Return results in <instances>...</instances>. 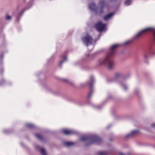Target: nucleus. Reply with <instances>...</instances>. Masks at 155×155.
Here are the masks:
<instances>
[{
  "instance_id": "f257e3e1",
  "label": "nucleus",
  "mask_w": 155,
  "mask_h": 155,
  "mask_svg": "<svg viewBox=\"0 0 155 155\" xmlns=\"http://www.w3.org/2000/svg\"><path fill=\"white\" fill-rule=\"evenodd\" d=\"M120 45L119 44H115L112 46L105 58L99 60L97 62V65H102L106 64L109 69H112L115 66V63L113 60V56L116 52L117 48Z\"/></svg>"
},
{
  "instance_id": "f03ea898",
  "label": "nucleus",
  "mask_w": 155,
  "mask_h": 155,
  "mask_svg": "<svg viewBox=\"0 0 155 155\" xmlns=\"http://www.w3.org/2000/svg\"><path fill=\"white\" fill-rule=\"evenodd\" d=\"M81 141L85 142L84 146H87L93 143L100 144L102 142V139L96 135H91L87 137H83L80 139Z\"/></svg>"
},
{
  "instance_id": "7ed1b4c3",
  "label": "nucleus",
  "mask_w": 155,
  "mask_h": 155,
  "mask_svg": "<svg viewBox=\"0 0 155 155\" xmlns=\"http://www.w3.org/2000/svg\"><path fill=\"white\" fill-rule=\"evenodd\" d=\"M95 81V79L94 77L93 76H91L90 77L89 81L88 82L90 86V88L91 89L89 93L88 94L87 97V98L88 101H89L90 100L91 97L92 95L94 93V90L93 88V85L94 84Z\"/></svg>"
},
{
  "instance_id": "20e7f679",
  "label": "nucleus",
  "mask_w": 155,
  "mask_h": 155,
  "mask_svg": "<svg viewBox=\"0 0 155 155\" xmlns=\"http://www.w3.org/2000/svg\"><path fill=\"white\" fill-rule=\"evenodd\" d=\"M152 31L153 32L154 34V41L155 43V29H154L153 28H146L144 29L140 32H139L138 33L136 34L134 36V38H139L145 32L150 31Z\"/></svg>"
},
{
  "instance_id": "39448f33",
  "label": "nucleus",
  "mask_w": 155,
  "mask_h": 155,
  "mask_svg": "<svg viewBox=\"0 0 155 155\" xmlns=\"http://www.w3.org/2000/svg\"><path fill=\"white\" fill-rule=\"evenodd\" d=\"M99 4L100 5V7L96 8L94 12L96 14L101 15L104 12L103 9L105 7V2L104 0L100 1Z\"/></svg>"
},
{
  "instance_id": "423d86ee",
  "label": "nucleus",
  "mask_w": 155,
  "mask_h": 155,
  "mask_svg": "<svg viewBox=\"0 0 155 155\" xmlns=\"http://www.w3.org/2000/svg\"><path fill=\"white\" fill-rule=\"evenodd\" d=\"M83 42L85 44L86 46L87 47L89 44H92L93 38L92 36L90 35L87 34L85 37L82 38Z\"/></svg>"
},
{
  "instance_id": "0eeeda50",
  "label": "nucleus",
  "mask_w": 155,
  "mask_h": 155,
  "mask_svg": "<svg viewBox=\"0 0 155 155\" xmlns=\"http://www.w3.org/2000/svg\"><path fill=\"white\" fill-rule=\"evenodd\" d=\"M106 25L103 24L101 21H99L95 25V28L99 32H101L104 30Z\"/></svg>"
},
{
  "instance_id": "6e6552de",
  "label": "nucleus",
  "mask_w": 155,
  "mask_h": 155,
  "mask_svg": "<svg viewBox=\"0 0 155 155\" xmlns=\"http://www.w3.org/2000/svg\"><path fill=\"white\" fill-rule=\"evenodd\" d=\"M139 133L138 130H134L132 131L130 133L127 135L125 137V138L127 139L132 138L135 135Z\"/></svg>"
},
{
  "instance_id": "1a4fd4ad",
  "label": "nucleus",
  "mask_w": 155,
  "mask_h": 155,
  "mask_svg": "<svg viewBox=\"0 0 155 155\" xmlns=\"http://www.w3.org/2000/svg\"><path fill=\"white\" fill-rule=\"evenodd\" d=\"M153 50L152 49H150L148 51H146L144 54V57L145 60H147L149 57V55L151 54L153 55L155 54V52L153 53Z\"/></svg>"
},
{
  "instance_id": "9d476101",
  "label": "nucleus",
  "mask_w": 155,
  "mask_h": 155,
  "mask_svg": "<svg viewBox=\"0 0 155 155\" xmlns=\"http://www.w3.org/2000/svg\"><path fill=\"white\" fill-rule=\"evenodd\" d=\"M61 131L62 132L66 135H68L71 134H75L77 133L74 130H68L65 129L62 130Z\"/></svg>"
},
{
  "instance_id": "9b49d317",
  "label": "nucleus",
  "mask_w": 155,
  "mask_h": 155,
  "mask_svg": "<svg viewBox=\"0 0 155 155\" xmlns=\"http://www.w3.org/2000/svg\"><path fill=\"white\" fill-rule=\"evenodd\" d=\"M29 8L27 7H26L23 8L21 11L20 13L18 15L17 18H16V21L17 23H18L19 21L20 20L23 15L24 12L27 10H28Z\"/></svg>"
},
{
  "instance_id": "f8f14e48",
  "label": "nucleus",
  "mask_w": 155,
  "mask_h": 155,
  "mask_svg": "<svg viewBox=\"0 0 155 155\" xmlns=\"http://www.w3.org/2000/svg\"><path fill=\"white\" fill-rule=\"evenodd\" d=\"M114 13L113 12L110 13L106 15L104 17V18L105 20H107L110 18L114 15Z\"/></svg>"
},
{
  "instance_id": "ddd939ff",
  "label": "nucleus",
  "mask_w": 155,
  "mask_h": 155,
  "mask_svg": "<svg viewBox=\"0 0 155 155\" xmlns=\"http://www.w3.org/2000/svg\"><path fill=\"white\" fill-rule=\"evenodd\" d=\"M95 5L94 3H91L89 4V8L92 11H95L96 8H95Z\"/></svg>"
},
{
  "instance_id": "4468645a",
  "label": "nucleus",
  "mask_w": 155,
  "mask_h": 155,
  "mask_svg": "<svg viewBox=\"0 0 155 155\" xmlns=\"http://www.w3.org/2000/svg\"><path fill=\"white\" fill-rule=\"evenodd\" d=\"M35 135L41 141H43L44 140V138L42 136L40 135L39 134H35Z\"/></svg>"
},
{
  "instance_id": "2eb2a0df",
  "label": "nucleus",
  "mask_w": 155,
  "mask_h": 155,
  "mask_svg": "<svg viewBox=\"0 0 155 155\" xmlns=\"http://www.w3.org/2000/svg\"><path fill=\"white\" fill-rule=\"evenodd\" d=\"M111 153L108 151H105L100 153H98L97 155H110Z\"/></svg>"
},
{
  "instance_id": "dca6fc26",
  "label": "nucleus",
  "mask_w": 155,
  "mask_h": 155,
  "mask_svg": "<svg viewBox=\"0 0 155 155\" xmlns=\"http://www.w3.org/2000/svg\"><path fill=\"white\" fill-rule=\"evenodd\" d=\"M26 126L29 129H33L35 128V126L32 124H26Z\"/></svg>"
},
{
  "instance_id": "f3484780",
  "label": "nucleus",
  "mask_w": 155,
  "mask_h": 155,
  "mask_svg": "<svg viewBox=\"0 0 155 155\" xmlns=\"http://www.w3.org/2000/svg\"><path fill=\"white\" fill-rule=\"evenodd\" d=\"M121 76V74L120 73H115L114 76V81L116 80L117 79Z\"/></svg>"
},
{
  "instance_id": "a211bd4d",
  "label": "nucleus",
  "mask_w": 155,
  "mask_h": 155,
  "mask_svg": "<svg viewBox=\"0 0 155 155\" xmlns=\"http://www.w3.org/2000/svg\"><path fill=\"white\" fill-rule=\"evenodd\" d=\"M120 86L122 87L125 91H127V87L123 83L120 82Z\"/></svg>"
},
{
  "instance_id": "6ab92c4d",
  "label": "nucleus",
  "mask_w": 155,
  "mask_h": 155,
  "mask_svg": "<svg viewBox=\"0 0 155 155\" xmlns=\"http://www.w3.org/2000/svg\"><path fill=\"white\" fill-rule=\"evenodd\" d=\"M64 144L66 145L67 147H69L73 145L74 143L70 142H66L64 143Z\"/></svg>"
},
{
  "instance_id": "aec40b11",
  "label": "nucleus",
  "mask_w": 155,
  "mask_h": 155,
  "mask_svg": "<svg viewBox=\"0 0 155 155\" xmlns=\"http://www.w3.org/2000/svg\"><path fill=\"white\" fill-rule=\"evenodd\" d=\"M132 0H127L125 2L124 4L126 5H130L132 3L131 1Z\"/></svg>"
},
{
  "instance_id": "412c9836",
  "label": "nucleus",
  "mask_w": 155,
  "mask_h": 155,
  "mask_svg": "<svg viewBox=\"0 0 155 155\" xmlns=\"http://www.w3.org/2000/svg\"><path fill=\"white\" fill-rule=\"evenodd\" d=\"M67 59L66 57V56L61 61V62L60 63V66L61 67H62V64H63V63H64V62L65 61H67Z\"/></svg>"
},
{
  "instance_id": "4be33fe9",
  "label": "nucleus",
  "mask_w": 155,
  "mask_h": 155,
  "mask_svg": "<svg viewBox=\"0 0 155 155\" xmlns=\"http://www.w3.org/2000/svg\"><path fill=\"white\" fill-rule=\"evenodd\" d=\"M40 152L42 154V155H46V151L44 148H42L41 149Z\"/></svg>"
},
{
  "instance_id": "5701e85b",
  "label": "nucleus",
  "mask_w": 155,
  "mask_h": 155,
  "mask_svg": "<svg viewBox=\"0 0 155 155\" xmlns=\"http://www.w3.org/2000/svg\"><path fill=\"white\" fill-rule=\"evenodd\" d=\"M5 83V80L4 79H2L1 82H0V86L3 85Z\"/></svg>"
},
{
  "instance_id": "b1692460",
  "label": "nucleus",
  "mask_w": 155,
  "mask_h": 155,
  "mask_svg": "<svg viewBox=\"0 0 155 155\" xmlns=\"http://www.w3.org/2000/svg\"><path fill=\"white\" fill-rule=\"evenodd\" d=\"M6 19L7 20H11V17L10 16L7 15L6 16Z\"/></svg>"
},
{
  "instance_id": "393cba45",
  "label": "nucleus",
  "mask_w": 155,
  "mask_h": 155,
  "mask_svg": "<svg viewBox=\"0 0 155 155\" xmlns=\"http://www.w3.org/2000/svg\"><path fill=\"white\" fill-rule=\"evenodd\" d=\"M3 132L5 134H8L11 132V130H4Z\"/></svg>"
},
{
  "instance_id": "a878e982",
  "label": "nucleus",
  "mask_w": 155,
  "mask_h": 155,
  "mask_svg": "<svg viewBox=\"0 0 155 155\" xmlns=\"http://www.w3.org/2000/svg\"><path fill=\"white\" fill-rule=\"evenodd\" d=\"M63 81L66 82V83L68 84H71V82H70V81H68V79H63Z\"/></svg>"
},
{
  "instance_id": "bb28decb",
  "label": "nucleus",
  "mask_w": 155,
  "mask_h": 155,
  "mask_svg": "<svg viewBox=\"0 0 155 155\" xmlns=\"http://www.w3.org/2000/svg\"><path fill=\"white\" fill-rule=\"evenodd\" d=\"M132 42V41L131 40H130V41H127L124 44V45H127L130 43H131V42Z\"/></svg>"
},
{
  "instance_id": "cd10ccee",
  "label": "nucleus",
  "mask_w": 155,
  "mask_h": 155,
  "mask_svg": "<svg viewBox=\"0 0 155 155\" xmlns=\"http://www.w3.org/2000/svg\"><path fill=\"white\" fill-rule=\"evenodd\" d=\"M151 126H152L151 128H155V124L153 123L151 124Z\"/></svg>"
},
{
  "instance_id": "c85d7f7f",
  "label": "nucleus",
  "mask_w": 155,
  "mask_h": 155,
  "mask_svg": "<svg viewBox=\"0 0 155 155\" xmlns=\"http://www.w3.org/2000/svg\"><path fill=\"white\" fill-rule=\"evenodd\" d=\"M139 92V91L138 89H136L135 90V92L136 94H138Z\"/></svg>"
},
{
  "instance_id": "c756f323",
  "label": "nucleus",
  "mask_w": 155,
  "mask_h": 155,
  "mask_svg": "<svg viewBox=\"0 0 155 155\" xmlns=\"http://www.w3.org/2000/svg\"><path fill=\"white\" fill-rule=\"evenodd\" d=\"M111 2H114L117 1V0H109Z\"/></svg>"
},
{
  "instance_id": "7c9ffc66",
  "label": "nucleus",
  "mask_w": 155,
  "mask_h": 155,
  "mask_svg": "<svg viewBox=\"0 0 155 155\" xmlns=\"http://www.w3.org/2000/svg\"><path fill=\"white\" fill-rule=\"evenodd\" d=\"M118 155H125V154H123L122 153H119Z\"/></svg>"
},
{
  "instance_id": "2f4dec72",
  "label": "nucleus",
  "mask_w": 155,
  "mask_h": 155,
  "mask_svg": "<svg viewBox=\"0 0 155 155\" xmlns=\"http://www.w3.org/2000/svg\"><path fill=\"white\" fill-rule=\"evenodd\" d=\"M111 126V125H109L107 127V129H109Z\"/></svg>"
},
{
  "instance_id": "473e14b6",
  "label": "nucleus",
  "mask_w": 155,
  "mask_h": 155,
  "mask_svg": "<svg viewBox=\"0 0 155 155\" xmlns=\"http://www.w3.org/2000/svg\"><path fill=\"white\" fill-rule=\"evenodd\" d=\"M93 55H94L93 54H92V55H90V58L91 57L92 58H93Z\"/></svg>"
},
{
  "instance_id": "72a5a7b5",
  "label": "nucleus",
  "mask_w": 155,
  "mask_h": 155,
  "mask_svg": "<svg viewBox=\"0 0 155 155\" xmlns=\"http://www.w3.org/2000/svg\"><path fill=\"white\" fill-rule=\"evenodd\" d=\"M101 106H97V108L98 109H101Z\"/></svg>"
},
{
  "instance_id": "f704fd0d",
  "label": "nucleus",
  "mask_w": 155,
  "mask_h": 155,
  "mask_svg": "<svg viewBox=\"0 0 155 155\" xmlns=\"http://www.w3.org/2000/svg\"><path fill=\"white\" fill-rule=\"evenodd\" d=\"M3 70H2L1 71V74H3Z\"/></svg>"
},
{
  "instance_id": "c9c22d12",
  "label": "nucleus",
  "mask_w": 155,
  "mask_h": 155,
  "mask_svg": "<svg viewBox=\"0 0 155 155\" xmlns=\"http://www.w3.org/2000/svg\"><path fill=\"white\" fill-rule=\"evenodd\" d=\"M89 57V54L87 53V57Z\"/></svg>"
},
{
  "instance_id": "e433bc0d",
  "label": "nucleus",
  "mask_w": 155,
  "mask_h": 155,
  "mask_svg": "<svg viewBox=\"0 0 155 155\" xmlns=\"http://www.w3.org/2000/svg\"><path fill=\"white\" fill-rule=\"evenodd\" d=\"M110 141H112V140L111 138H110Z\"/></svg>"
},
{
  "instance_id": "4c0bfd02",
  "label": "nucleus",
  "mask_w": 155,
  "mask_h": 155,
  "mask_svg": "<svg viewBox=\"0 0 155 155\" xmlns=\"http://www.w3.org/2000/svg\"><path fill=\"white\" fill-rule=\"evenodd\" d=\"M145 62H146V63H148V62H147V60L145 61Z\"/></svg>"
},
{
  "instance_id": "58836bf2",
  "label": "nucleus",
  "mask_w": 155,
  "mask_h": 155,
  "mask_svg": "<svg viewBox=\"0 0 155 155\" xmlns=\"http://www.w3.org/2000/svg\"><path fill=\"white\" fill-rule=\"evenodd\" d=\"M21 145H22L23 144V143H21Z\"/></svg>"
},
{
  "instance_id": "ea45409f",
  "label": "nucleus",
  "mask_w": 155,
  "mask_h": 155,
  "mask_svg": "<svg viewBox=\"0 0 155 155\" xmlns=\"http://www.w3.org/2000/svg\"><path fill=\"white\" fill-rule=\"evenodd\" d=\"M26 0H24V1H25Z\"/></svg>"
}]
</instances>
